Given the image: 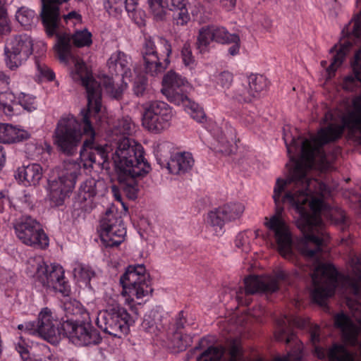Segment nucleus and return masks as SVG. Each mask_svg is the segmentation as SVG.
I'll return each mask as SVG.
<instances>
[{
  "instance_id": "11",
  "label": "nucleus",
  "mask_w": 361,
  "mask_h": 361,
  "mask_svg": "<svg viewBox=\"0 0 361 361\" xmlns=\"http://www.w3.org/2000/svg\"><path fill=\"white\" fill-rule=\"evenodd\" d=\"M98 231L106 247L119 245L126 235L122 218L114 209H107L102 216Z\"/></svg>"
},
{
  "instance_id": "15",
  "label": "nucleus",
  "mask_w": 361,
  "mask_h": 361,
  "mask_svg": "<svg viewBox=\"0 0 361 361\" xmlns=\"http://www.w3.org/2000/svg\"><path fill=\"white\" fill-rule=\"evenodd\" d=\"M32 38L26 35H14L8 39L4 47L6 66L14 70L25 63L32 53Z\"/></svg>"
},
{
  "instance_id": "6",
  "label": "nucleus",
  "mask_w": 361,
  "mask_h": 361,
  "mask_svg": "<svg viewBox=\"0 0 361 361\" xmlns=\"http://www.w3.org/2000/svg\"><path fill=\"white\" fill-rule=\"evenodd\" d=\"M80 170V164L75 161L66 160L63 163L58 178L49 184V198L54 206L62 205L69 197Z\"/></svg>"
},
{
  "instance_id": "55",
  "label": "nucleus",
  "mask_w": 361,
  "mask_h": 361,
  "mask_svg": "<svg viewBox=\"0 0 361 361\" xmlns=\"http://www.w3.org/2000/svg\"><path fill=\"white\" fill-rule=\"evenodd\" d=\"M181 56L183 63L187 66L193 65L195 63V59L192 56L190 47L188 44H185L181 50Z\"/></svg>"
},
{
  "instance_id": "47",
  "label": "nucleus",
  "mask_w": 361,
  "mask_h": 361,
  "mask_svg": "<svg viewBox=\"0 0 361 361\" xmlns=\"http://www.w3.org/2000/svg\"><path fill=\"white\" fill-rule=\"evenodd\" d=\"M226 221V219L223 218V214L220 212V207L208 214L207 222L213 227L221 230Z\"/></svg>"
},
{
  "instance_id": "39",
  "label": "nucleus",
  "mask_w": 361,
  "mask_h": 361,
  "mask_svg": "<svg viewBox=\"0 0 361 361\" xmlns=\"http://www.w3.org/2000/svg\"><path fill=\"white\" fill-rule=\"evenodd\" d=\"M214 41L212 26H205L200 29L197 38V48L201 53L207 51L210 42Z\"/></svg>"
},
{
  "instance_id": "12",
  "label": "nucleus",
  "mask_w": 361,
  "mask_h": 361,
  "mask_svg": "<svg viewBox=\"0 0 361 361\" xmlns=\"http://www.w3.org/2000/svg\"><path fill=\"white\" fill-rule=\"evenodd\" d=\"M130 322V315L126 309L100 311L96 321L97 326L104 332L117 338L128 332Z\"/></svg>"
},
{
  "instance_id": "36",
  "label": "nucleus",
  "mask_w": 361,
  "mask_h": 361,
  "mask_svg": "<svg viewBox=\"0 0 361 361\" xmlns=\"http://www.w3.org/2000/svg\"><path fill=\"white\" fill-rule=\"evenodd\" d=\"M245 82L256 99L259 97V94L262 91L266 90L268 85L267 78L259 74H250L247 77Z\"/></svg>"
},
{
  "instance_id": "30",
  "label": "nucleus",
  "mask_w": 361,
  "mask_h": 361,
  "mask_svg": "<svg viewBox=\"0 0 361 361\" xmlns=\"http://www.w3.org/2000/svg\"><path fill=\"white\" fill-rule=\"evenodd\" d=\"M0 109L7 116H12L17 114L19 109V104L12 92H4L0 93Z\"/></svg>"
},
{
  "instance_id": "19",
  "label": "nucleus",
  "mask_w": 361,
  "mask_h": 361,
  "mask_svg": "<svg viewBox=\"0 0 361 361\" xmlns=\"http://www.w3.org/2000/svg\"><path fill=\"white\" fill-rule=\"evenodd\" d=\"M59 25L60 23H59L56 32L52 36L56 35L57 37V43L55 45V49L61 61H66L70 56L71 39L73 44L78 47H89L92 44V34L87 29L77 30L72 36H70V35L66 32L60 33Z\"/></svg>"
},
{
  "instance_id": "31",
  "label": "nucleus",
  "mask_w": 361,
  "mask_h": 361,
  "mask_svg": "<svg viewBox=\"0 0 361 361\" xmlns=\"http://www.w3.org/2000/svg\"><path fill=\"white\" fill-rule=\"evenodd\" d=\"M16 19L25 30H29L35 25L37 18L34 10L21 6L16 13Z\"/></svg>"
},
{
  "instance_id": "40",
  "label": "nucleus",
  "mask_w": 361,
  "mask_h": 361,
  "mask_svg": "<svg viewBox=\"0 0 361 361\" xmlns=\"http://www.w3.org/2000/svg\"><path fill=\"white\" fill-rule=\"evenodd\" d=\"M62 307L67 317L80 316L84 320L89 319V313L76 300L66 301L63 302Z\"/></svg>"
},
{
  "instance_id": "61",
  "label": "nucleus",
  "mask_w": 361,
  "mask_h": 361,
  "mask_svg": "<svg viewBox=\"0 0 361 361\" xmlns=\"http://www.w3.org/2000/svg\"><path fill=\"white\" fill-rule=\"evenodd\" d=\"M11 124L0 123V142L6 143Z\"/></svg>"
},
{
  "instance_id": "33",
  "label": "nucleus",
  "mask_w": 361,
  "mask_h": 361,
  "mask_svg": "<svg viewBox=\"0 0 361 361\" xmlns=\"http://www.w3.org/2000/svg\"><path fill=\"white\" fill-rule=\"evenodd\" d=\"M245 211V205L241 202H229L220 207V212L226 221H232L240 218Z\"/></svg>"
},
{
  "instance_id": "46",
  "label": "nucleus",
  "mask_w": 361,
  "mask_h": 361,
  "mask_svg": "<svg viewBox=\"0 0 361 361\" xmlns=\"http://www.w3.org/2000/svg\"><path fill=\"white\" fill-rule=\"evenodd\" d=\"M102 84L106 93L114 99H118L123 94V88L121 87H115L114 81L109 76H104L102 79Z\"/></svg>"
},
{
  "instance_id": "44",
  "label": "nucleus",
  "mask_w": 361,
  "mask_h": 361,
  "mask_svg": "<svg viewBox=\"0 0 361 361\" xmlns=\"http://www.w3.org/2000/svg\"><path fill=\"white\" fill-rule=\"evenodd\" d=\"M35 66L37 69L36 75L40 80L51 81L55 78V74L42 59H35Z\"/></svg>"
},
{
  "instance_id": "35",
  "label": "nucleus",
  "mask_w": 361,
  "mask_h": 361,
  "mask_svg": "<svg viewBox=\"0 0 361 361\" xmlns=\"http://www.w3.org/2000/svg\"><path fill=\"white\" fill-rule=\"evenodd\" d=\"M355 277L347 276L344 278V285L351 288L355 295H359L361 288V262L357 260L352 266Z\"/></svg>"
},
{
  "instance_id": "50",
  "label": "nucleus",
  "mask_w": 361,
  "mask_h": 361,
  "mask_svg": "<svg viewBox=\"0 0 361 361\" xmlns=\"http://www.w3.org/2000/svg\"><path fill=\"white\" fill-rule=\"evenodd\" d=\"M133 92L137 97H144L148 94L147 80L145 77H139L135 80Z\"/></svg>"
},
{
  "instance_id": "51",
  "label": "nucleus",
  "mask_w": 361,
  "mask_h": 361,
  "mask_svg": "<svg viewBox=\"0 0 361 361\" xmlns=\"http://www.w3.org/2000/svg\"><path fill=\"white\" fill-rule=\"evenodd\" d=\"M19 106H21L25 110L27 111H32L36 109L37 105L35 98L29 94H22L18 99Z\"/></svg>"
},
{
  "instance_id": "56",
  "label": "nucleus",
  "mask_w": 361,
  "mask_h": 361,
  "mask_svg": "<svg viewBox=\"0 0 361 361\" xmlns=\"http://www.w3.org/2000/svg\"><path fill=\"white\" fill-rule=\"evenodd\" d=\"M15 346L16 350L20 354L23 361L33 359V357H31L29 356L27 345L25 343V341L19 339V341L17 343H15Z\"/></svg>"
},
{
  "instance_id": "59",
  "label": "nucleus",
  "mask_w": 361,
  "mask_h": 361,
  "mask_svg": "<svg viewBox=\"0 0 361 361\" xmlns=\"http://www.w3.org/2000/svg\"><path fill=\"white\" fill-rule=\"evenodd\" d=\"M219 143L221 146V149H220L222 152L226 154H230L233 151V140H228L226 137H221L219 140Z\"/></svg>"
},
{
  "instance_id": "18",
  "label": "nucleus",
  "mask_w": 361,
  "mask_h": 361,
  "mask_svg": "<svg viewBox=\"0 0 361 361\" xmlns=\"http://www.w3.org/2000/svg\"><path fill=\"white\" fill-rule=\"evenodd\" d=\"M162 94L168 101L180 105L188 97L192 87L187 80L171 70L164 75L162 80Z\"/></svg>"
},
{
  "instance_id": "8",
  "label": "nucleus",
  "mask_w": 361,
  "mask_h": 361,
  "mask_svg": "<svg viewBox=\"0 0 361 361\" xmlns=\"http://www.w3.org/2000/svg\"><path fill=\"white\" fill-rule=\"evenodd\" d=\"M142 124L148 131L159 133L171 126L173 114L166 102L152 101L142 104Z\"/></svg>"
},
{
  "instance_id": "17",
  "label": "nucleus",
  "mask_w": 361,
  "mask_h": 361,
  "mask_svg": "<svg viewBox=\"0 0 361 361\" xmlns=\"http://www.w3.org/2000/svg\"><path fill=\"white\" fill-rule=\"evenodd\" d=\"M347 304L353 317L357 324H354L344 314H337L335 317L334 322L335 325L341 330L345 342L351 345H356L358 343V335L361 334V304L351 300H348Z\"/></svg>"
},
{
  "instance_id": "60",
  "label": "nucleus",
  "mask_w": 361,
  "mask_h": 361,
  "mask_svg": "<svg viewBox=\"0 0 361 361\" xmlns=\"http://www.w3.org/2000/svg\"><path fill=\"white\" fill-rule=\"evenodd\" d=\"M15 136L17 137V142H19L28 140L30 137V133L23 128L16 126Z\"/></svg>"
},
{
  "instance_id": "3",
  "label": "nucleus",
  "mask_w": 361,
  "mask_h": 361,
  "mask_svg": "<svg viewBox=\"0 0 361 361\" xmlns=\"http://www.w3.org/2000/svg\"><path fill=\"white\" fill-rule=\"evenodd\" d=\"M112 160L118 173L146 176L151 166L144 157L142 146L128 137L114 139L112 144Z\"/></svg>"
},
{
  "instance_id": "13",
  "label": "nucleus",
  "mask_w": 361,
  "mask_h": 361,
  "mask_svg": "<svg viewBox=\"0 0 361 361\" xmlns=\"http://www.w3.org/2000/svg\"><path fill=\"white\" fill-rule=\"evenodd\" d=\"M63 334L75 345H90L100 343L99 333L90 321H78L67 319L61 324Z\"/></svg>"
},
{
  "instance_id": "24",
  "label": "nucleus",
  "mask_w": 361,
  "mask_h": 361,
  "mask_svg": "<svg viewBox=\"0 0 361 361\" xmlns=\"http://www.w3.org/2000/svg\"><path fill=\"white\" fill-rule=\"evenodd\" d=\"M195 164V159L190 152H177L171 155L169 161L166 163V168L171 173L183 175L190 172Z\"/></svg>"
},
{
  "instance_id": "43",
  "label": "nucleus",
  "mask_w": 361,
  "mask_h": 361,
  "mask_svg": "<svg viewBox=\"0 0 361 361\" xmlns=\"http://www.w3.org/2000/svg\"><path fill=\"white\" fill-rule=\"evenodd\" d=\"M188 6V5H183L170 10L173 11V22L174 24L178 26H184L188 24L190 20Z\"/></svg>"
},
{
  "instance_id": "21",
  "label": "nucleus",
  "mask_w": 361,
  "mask_h": 361,
  "mask_svg": "<svg viewBox=\"0 0 361 361\" xmlns=\"http://www.w3.org/2000/svg\"><path fill=\"white\" fill-rule=\"evenodd\" d=\"M42 11L40 17L45 32L49 37L56 32L59 23L61 21L59 4L68 0H41Z\"/></svg>"
},
{
  "instance_id": "25",
  "label": "nucleus",
  "mask_w": 361,
  "mask_h": 361,
  "mask_svg": "<svg viewBox=\"0 0 361 361\" xmlns=\"http://www.w3.org/2000/svg\"><path fill=\"white\" fill-rule=\"evenodd\" d=\"M43 175L42 167L37 164H32L18 167L15 172V178L25 186H35L39 183Z\"/></svg>"
},
{
  "instance_id": "64",
  "label": "nucleus",
  "mask_w": 361,
  "mask_h": 361,
  "mask_svg": "<svg viewBox=\"0 0 361 361\" xmlns=\"http://www.w3.org/2000/svg\"><path fill=\"white\" fill-rule=\"evenodd\" d=\"M20 201L26 207H31L32 206V200L30 193L24 192L23 194L19 197Z\"/></svg>"
},
{
  "instance_id": "57",
  "label": "nucleus",
  "mask_w": 361,
  "mask_h": 361,
  "mask_svg": "<svg viewBox=\"0 0 361 361\" xmlns=\"http://www.w3.org/2000/svg\"><path fill=\"white\" fill-rule=\"evenodd\" d=\"M118 295L116 294H114L112 296H107L106 297V310H118V309H124L123 307H121L120 305L118 302Z\"/></svg>"
},
{
  "instance_id": "16",
  "label": "nucleus",
  "mask_w": 361,
  "mask_h": 361,
  "mask_svg": "<svg viewBox=\"0 0 361 361\" xmlns=\"http://www.w3.org/2000/svg\"><path fill=\"white\" fill-rule=\"evenodd\" d=\"M357 4L361 6V0H357ZM343 37H361V10L342 30ZM352 68L354 75H350L343 79V87L348 91H353L357 86V82H361V48L356 52L354 61L352 62Z\"/></svg>"
},
{
  "instance_id": "22",
  "label": "nucleus",
  "mask_w": 361,
  "mask_h": 361,
  "mask_svg": "<svg viewBox=\"0 0 361 361\" xmlns=\"http://www.w3.org/2000/svg\"><path fill=\"white\" fill-rule=\"evenodd\" d=\"M104 186L102 180H96L92 178L86 179L80 185L75 202L80 204L82 209L87 210L86 207L92 203L93 198L104 188Z\"/></svg>"
},
{
  "instance_id": "1",
  "label": "nucleus",
  "mask_w": 361,
  "mask_h": 361,
  "mask_svg": "<svg viewBox=\"0 0 361 361\" xmlns=\"http://www.w3.org/2000/svg\"><path fill=\"white\" fill-rule=\"evenodd\" d=\"M343 125L330 124L321 128L317 136L310 139L301 137H291L288 143V135L284 133L287 152L294 167L286 180L279 178L276 183V204L281 194L283 202H288L300 214L297 226L303 233L296 245L297 250L307 261H312V281L311 295L314 302L324 305L328 298L334 294L338 284V272L331 264L319 262V253L326 242V233L320 214L326 204L324 198L329 194L326 185L317 179H311L307 172L312 168L327 170L331 161L323 149V145L339 138L347 128L355 134L361 144V95L353 101V109L343 116Z\"/></svg>"
},
{
  "instance_id": "49",
  "label": "nucleus",
  "mask_w": 361,
  "mask_h": 361,
  "mask_svg": "<svg viewBox=\"0 0 361 361\" xmlns=\"http://www.w3.org/2000/svg\"><path fill=\"white\" fill-rule=\"evenodd\" d=\"M329 218L332 222L339 225L343 229L346 224L345 214L343 210L340 208L330 209L329 211Z\"/></svg>"
},
{
  "instance_id": "20",
  "label": "nucleus",
  "mask_w": 361,
  "mask_h": 361,
  "mask_svg": "<svg viewBox=\"0 0 361 361\" xmlns=\"http://www.w3.org/2000/svg\"><path fill=\"white\" fill-rule=\"evenodd\" d=\"M33 324L34 336L41 337L51 343L59 341L61 322L48 307H44L40 311L37 322H33Z\"/></svg>"
},
{
  "instance_id": "23",
  "label": "nucleus",
  "mask_w": 361,
  "mask_h": 361,
  "mask_svg": "<svg viewBox=\"0 0 361 361\" xmlns=\"http://www.w3.org/2000/svg\"><path fill=\"white\" fill-rule=\"evenodd\" d=\"M308 324V322L297 316L285 315L277 320V330L275 332V338L277 341H282L285 339L287 343L295 339V334L292 332L291 327L296 326L304 328Z\"/></svg>"
},
{
  "instance_id": "27",
  "label": "nucleus",
  "mask_w": 361,
  "mask_h": 361,
  "mask_svg": "<svg viewBox=\"0 0 361 361\" xmlns=\"http://www.w3.org/2000/svg\"><path fill=\"white\" fill-rule=\"evenodd\" d=\"M151 13L158 20L165 16L167 9H174L178 6L188 5V0H148Z\"/></svg>"
},
{
  "instance_id": "28",
  "label": "nucleus",
  "mask_w": 361,
  "mask_h": 361,
  "mask_svg": "<svg viewBox=\"0 0 361 361\" xmlns=\"http://www.w3.org/2000/svg\"><path fill=\"white\" fill-rule=\"evenodd\" d=\"M351 46L352 42L348 40L341 44L339 47L335 45L330 49V52L334 54V55L330 66L326 68L329 78L334 75L337 68L343 63L346 54Z\"/></svg>"
},
{
  "instance_id": "29",
  "label": "nucleus",
  "mask_w": 361,
  "mask_h": 361,
  "mask_svg": "<svg viewBox=\"0 0 361 361\" xmlns=\"http://www.w3.org/2000/svg\"><path fill=\"white\" fill-rule=\"evenodd\" d=\"M144 176H133V174H123L119 173L118 179L121 188L129 199L135 200L137 198L139 186L136 178Z\"/></svg>"
},
{
  "instance_id": "4",
  "label": "nucleus",
  "mask_w": 361,
  "mask_h": 361,
  "mask_svg": "<svg viewBox=\"0 0 361 361\" xmlns=\"http://www.w3.org/2000/svg\"><path fill=\"white\" fill-rule=\"evenodd\" d=\"M26 272L47 288L58 291L64 295H68L71 291L70 286L65 280L62 267L58 264L47 265L40 255L27 259Z\"/></svg>"
},
{
  "instance_id": "41",
  "label": "nucleus",
  "mask_w": 361,
  "mask_h": 361,
  "mask_svg": "<svg viewBox=\"0 0 361 361\" xmlns=\"http://www.w3.org/2000/svg\"><path fill=\"white\" fill-rule=\"evenodd\" d=\"M214 41L220 44H229L231 42H238L239 36L231 34L224 27L212 26Z\"/></svg>"
},
{
  "instance_id": "14",
  "label": "nucleus",
  "mask_w": 361,
  "mask_h": 361,
  "mask_svg": "<svg viewBox=\"0 0 361 361\" xmlns=\"http://www.w3.org/2000/svg\"><path fill=\"white\" fill-rule=\"evenodd\" d=\"M264 225L273 233L280 255L286 259L297 264L298 258L293 250L291 233L283 219L277 214L270 218L265 217Z\"/></svg>"
},
{
  "instance_id": "10",
  "label": "nucleus",
  "mask_w": 361,
  "mask_h": 361,
  "mask_svg": "<svg viewBox=\"0 0 361 361\" xmlns=\"http://www.w3.org/2000/svg\"><path fill=\"white\" fill-rule=\"evenodd\" d=\"M15 234L24 245L35 248L45 249L49 238L40 224L30 216H23L13 223Z\"/></svg>"
},
{
  "instance_id": "52",
  "label": "nucleus",
  "mask_w": 361,
  "mask_h": 361,
  "mask_svg": "<svg viewBox=\"0 0 361 361\" xmlns=\"http://www.w3.org/2000/svg\"><path fill=\"white\" fill-rule=\"evenodd\" d=\"M302 353L300 346L298 345L295 349L289 352L286 355L277 357L274 361H302Z\"/></svg>"
},
{
  "instance_id": "48",
  "label": "nucleus",
  "mask_w": 361,
  "mask_h": 361,
  "mask_svg": "<svg viewBox=\"0 0 361 361\" xmlns=\"http://www.w3.org/2000/svg\"><path fill=\"white\" fill-rule=\"evenodd\" d=\"M41 351L42 353V355H34L32 360H27L25 361H61L59 356L52 353L47 345H43Z\"/></svg>"
},
{
  "instance_id": "32",
  "label": "nucleus",
  "mask_w": 361,
  "mask_h": 361,
  "mask_svg": "<svg viewBox=\"0 0 361 361\" xmlns=\"http://www.w3.org/2000/svg\"><path fill=\"white\" fill-rule=\"evenodd\" d=\"M231 97L239 103H250L256 99L246 82L237 83L232 91Z\"/></svg>"
},
{
  "instance_id": "63",
  "label": "nucleus",
  "mask_w": 361,
  "mask_h": 361,
  "mask_svg": "<svg viewBox=\"0 0 361 361\" xmlns=\"http://www.w3.org/2000/svg\"><path fill=\"white\" fill-rule=\"evenodd\" d=\"M229 44H233L231 47H229L228 51V54L232 56H236L238 54L240 47V39L238 42H231Z\"/></svg>"
},
{
  "instance_id": "45",
  "label": "nucleus",
  "mask_w": 361,
  "mask_h": 361,
  "mask_svg": "<svg viewBox=\"0 0 361 361\" xmlns=\"http://www.w3.org/2000/svg\"><path fill=\"white\" fill-rule=\"evenodd\" d=\"M11 32V22L8 19L4 0H0V35L6 36Z\"/></svg>"
},
{
  "instance_id": "7",
  "label": "nucleus",
  "mask_w": 361,
  "mask_h": 361,
  "mask_svg": "<svg viewBox=\"0 0 361 361\" xmlns=\"http://www.w3.org/2000/svg\"><path fill=\"white\" fill-rule=\"evenodd\" d=\"M288 271L279 269L273 275L250 276L245 279V290L240 289L236 293V298L240 303L249 304V301L243 300L242 294L250 295L257 293H272L279 289V283L288 279Z\"/></svg>"
},
{
  "instance_id": "42",
  "label": "nucleus",
  "mask_w": 361,
  "mask_h": 361,
  "mask_svg": "<svg viewBox=\"0 0 361 361\" xmlns=\"http://www.w3.org/2000/svg\"><path fill=\"white\" fill-rule=\"evenodd\" d=\"M181 104L183 105L185 111L194 120L197 122H203L205 118V114L199 104L191 101L188 97Z\"/></svg>"
},
{
  "instance_id": "26",
  "label": "nucleus",
  "mask_w": 361,
  "mask_h": 361,
  "mask_svg": "<svg viewBox=\"0 0 361 361\" xmlns=\"http://www.w3.org/2000/svg\"><path fill=\"white\" fill-rule=\"evenodd\" d=\"M109 73L122 77L130 74L131 59L122 51L113 53L107 61Z\"/></svg>"
},
{
  "instance_id": "34",
  "label": "nucleus",
  "mask_w": 361,
  "mask_h": 361,
  "mask_svg": "<svg viewBox=\"0 0 361 361\" xmlns=\"http://www.w3.org/2000/svg\"><path fill=\"white\" fill-rule=\"evenodd\" d=\"M160 317L161 316L158 312L150 311L144 317L141 325L142 329L151 335H157L161 327Z\"/></svg>"
},
{
  "instance_id": "58",
  "label": "nucleus",
  "mask_w": 361,
  "mask_h": 361,
  "mask_svg": "<svg viewBox=\"0 0 361 361\" xmlns=\"http://www.w3.org/2000/svg\"><path fill=\"white\" fill-rule=\"evenodd\" d=\"M126 0H106L104 6L106 9L114 8L115 11H121Z\"/></svg>"
},
{
  "instance_id": "54",
  "label": "nucleus",
  "mask_w": 361,
  "mask_h": 361,
  "mask_svg": "<svg viewBox=\"0 0 361 361\" xmlns=\"http://www.w3.org/2000/svg\"><path fill=\"white\" fill-rule=\"evenodd\" d=\"M235 246L244 252L249 250V238L246 233H238L235 240Z\"/></svg>"
},
{
  "instance_id": "38",
  "label": "nucleus",
  "mask_w": 361,
  "mask_h": 361,
  "mask_svg": "<svg viewBox=\"0 0 361 361\" xmlns=\"http://www.w3.org/2000/svg\"><path fill=\"white\" fill-rule=\"evenodd\" d=\"M73 276L78 281L88 285L91 279L94 276V271L87 265L76 263L74 266Z\"/></svg>"
},
{
  "instance_id": "37",
  "label": "nucleus",
  "mask_w": 361,
  "mask_h": 361,
  "mask_svg": "<svg viewBox=\"0 0 361 361\" xmlns=\"http://www.w3.org/2000/svg\"><path fill=\"white\" fill-rule=\"evenodd\" d=\"M135 130V125L132 122L131 118L129 117H124L121 119H118L114 128L113 135L116 137L114 139L121 138L123 137H127L130 135Z\"/></svg>"
},
{
  "instance_id": "62",
  "label": "nucleus",
  "mask_w": 361,
  "mask_h": 361,
  "mask_svg": "<svg viewBox=\"0 0 361 361\" xmlns=\"http://www.w3.org/2000/svg\"><path fill=\"white\" fill-rule=\"evenodd\" d=\"M18 329L21 331H24L25 333L34 336V324L33 322H25L18 326Z\"/></svg>"
},
{
  "instance_id": "2",
  "label": "nucleus",
  "mask_w": 361,
  "mask_h": 361,
  "mask_svg": "<svg viewBox=\"0 0 361 361\" xmlns=\"http://www.w3.org/2000/svg\"><path fill=\"white\" fill-rule=\"evenodd\" d=\"M84 65H77V75L85 87L87 97V109L81 111L83 134L88 135L80 151V158L85 168L105 169L108 165V147L94 141L95 132L93 121H97V114L102 108V88L92 73L83 71ZM53 142L59 152L73 156L78 152L82 142L81 123L72 115L61 117L54 131Z\"/></svg>"
},
{
  "instance_id": "53",
  "label": "nucleus",
  "mask_w": 361,
  "mask_h": 361,
  "mask_svg": "<svg viewBox=\"0 0 361 361\" xmlns=\"http://www.w3.org/2000/svg\"><path fill=\"white\" fill-rule=\"evenodd\" d=\"M233 75L228 71L220 73L216 78V82L223 88H228L233 82Z\"/></svg>"
},
{
  "instance_id": "9",
  "label": "nucleus",
  "mask_w": 361,
  "mask_h": 361,
  "mask_svg": "<svg viewBox=\"0 0 361 361\" xmlns=\"http://www.w3.org/2000/svg\"><path fill=\"white\" fill-rule=\"evenodd\" d=\"M149 279V276L143 264L128 266L120 279L122 294L137 299L145 297L152 290Z\"/></svg>"
},
{
  "instance_id": "5",
  "label": "nucleus",
  "mask_w": 361,
  "mask_h": 361,
  "mask_svg": "<svg viewBox=\"0 0 361 361\" xmlns=\"http://www.w3.org/2000/svg\"><path fill=\"white\" fill-rule=\"evenodd\" d=\"M171 47L167 39L159 36L145 39L142 49L144 69L152 76L161 74L169 63Z\"/></svg>"
}]
</instances>
